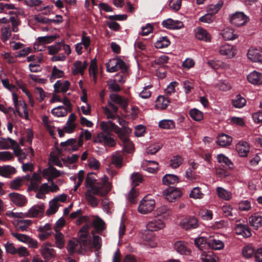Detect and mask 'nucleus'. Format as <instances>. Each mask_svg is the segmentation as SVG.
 <instances>
[{
    "label": "nucleus",
    "instance_id": "a878e982",
    "mask_svg": "<svg viewBox=\"0 0 262 262\" xmlns=\"http://www.w3.org/2000/svg\"><path fill=\"white\" fill-rule=\"evenodd\" d=\"M250 225L255 230L262 226V216L254 213L249 219Z\"/></svg>",
    "mask_w": 262,
    "mask_h": 262
},
{
    "label": "nucleus",
    "instance_id": "69168bd1",
    "mask_svg": "<svg viewBox=\"0 0 262 262\" xmlns=\"http://www.w3.org/2000/svg\"><path fill=\"white\" fill-rule=\"evenodd\" d=\"M255 252L254 248L250 245H247L243 249V256L247 258L252 257Z\"/></svg>",
    "mask_w": 262,
    "mask_h": 262
},
{
    "label": "nucleus",
    "instance_id": "c9c22d12",
    "mask_svg": "<svg viewBox=\"0 0 262 262\" xmlns=\"http://www.w3.org/2000/svg\"><path fill=\"white\" fill-rule=\"evenodd\" d=\"M31 223L32 221L30 220H20L16 221L14 225L18 230L24 231L27 230Z\"/></svg>",
    "mask_w": 262,
    "mask_h": 262
},
{
    "label": "nucleus",
    "instance_id": "f704fd0d",
    "mask_svg": "<svg viewBox=\"0 0 262 262\" xmlns=\"http://www.w3.org/2000/svg\"><path fill=\"white\" fill-rule=\"evenodd\" d=\"M231 142L232 138L226 134L219 136L216 141L217 144L222 147L230 145Z\"/></svg>",
    "mask_w": 262,
    "mask_h": 262
},
{
    "label": "nucleus",
    "instance_id": "72a5a7b5",
    "mask_svg": "<svg viewBox=\"0 0 262 262\" xmlns=\"http://www.w3.org/2000/svg\"><path fill=\"white\" fill-rule=\"evenodd\" d=\"M169 102L170 101L167 98L163 96H159L156 100L155 107L158 110H164L167 107Z\"/></svg>",
    "mask_w": 262,
    "mask_h": 262
},
{
    "label": "nucleus",
    "instance_id": "20e7f679",
    "mask_svg": "<svg viewBox=\"0 0 262 262\" xmlns=\"http://www.w3.org/2000/svg\"><path fill=\"white\" fill-rule=\"evenodd\" d=\"M95 142L101 143L105 146L113 147L116 145L115 140L110 133L102 132L98 134Z\"/></svg>",
    "mask_w": 262,
    "mask_h": 262
},
{
    "label": "nucleus",
    "instance_id": "0eeeda50",
    "mask_svg": "<svg viewBox=\"0 0 262 262\" xmlns=\"http://www.w3.org/2000/svg\"><path fill=\"white\" fill-rule=\"evenodd\" d=\"M91 224H86L83 226L78 232V239L84 246V248L91 249V239L89 238V229Z\"/></svg>",
    "mask_w": 262,
    "mask_h": 262
},
{
    "label": "nucleus",
    "instance_id": "4d7b16f0",
    "mask_svg": "<svg viewBox=\"0 0 262 262\" xmlns=\"http://www.w3.org/2000/svg\"><path fill=\"white\" fill-rule=\"evenodd\" d=\"M42 119L45 126L48 129L50 135L51 136H54L55 133V128L54 127V126H52L51 123L49 122L48 117L46 116H43L42 117Z\"/></svg>",
    "mask_w": 262,
    "mask_h": 262
},
{
    "label": "nucleus",
    "instance_id": "a18cd8bd",
    "mask_svg": "<svg viewBox=\"0 0 262 262\" xmlns=\"http://www.w3.org/2000/svg\"><path fill=\"white\" fill-rule=\"evenodd\" d=\"M217 160L223 166H227L229 168H232L233 164L228 157L223 154H219L217 156Z\"/></svg>",
    "mask_w": 262,
    "mask_h": 262
},
{
    "label": "nucleus",
    "instance_id": "37998d69",
    "mask_svg": "<svg viewBox=\"0 0 262 262\" xmlns=\"http://www.w3.org/2000/svg\"><path fill=\"white\" fill-rule=\"evenodd\" d=\"M67 108L63 106H59L53 108L51 111L52 114L57 117L66 116L68 112Z\"/></svg>",
    "mask_w": 262,
    "mask_h": 262
},
{
    "label": "nucleus",
    "instance_id": "e433bc0d",
    "mask_svg": "<svg viewBox=\"0 0 262 262\" xmlns=\"http://www.w3.org/2000/svg\"><path fill=\"white\" fill-rule=\"evenodd\" d=\"M162 182L166 185L175 184L179 182V178L174 174H166L163 177Z\"/></svg>",
    "mask_w": 262,
    "mask_h": 262
},
{
    "label": "nucleus",
    "instance_id": "7c9ffc66",
    "mask_svg": "<svg viewBox=\"0 0 262 262\" xmlns=\"http://www.w3.org/2000/svg\"><path fill=\"white\" fill-rule=\"evenodd\" d=\"M86 62L85 61L82 63L81 61H76L73 64L72 68V73L73 75H77L80 74H83L84 70L86 67Z\"/></svg>",
    "mask_w": 262,
    "mask_h": 262
},
{
    "label": "nucleus",
    "instance_id": "5fc2aeb1",
    "mask_svg": "<svg viewBox=\"0 0 262 262\" xmlns=\"http://www.w3.org/2000/svg\"><path fill=\"white\" fill-rule=\"evenodd\" d=\"M202 262H218V258L213 253L202 254L201 255Z\"/></svg>",
    "mask_w": 262,
    "mask_h": 262
},
{
    "label": "nucleus",
    "instance_id": "c85d7f7f",
    "mask_svg": "<svg viewBox=\"0 0 262 262\" xmlns=\"http://www.w3.org/2000/svg\"><path fill=\"white\" fill-rule=\"evenodd\" d=\"M115 133L117 135L121 141H123L129 138V135L131 133V129L127 127L120 128L118 126Z\"/></svg>",
    "mask_w": 262,
    "mask_h": 262
},
{
    "label": "nucleus",
    "instance_id": "412c9836",
    "mask_svg": "<svg viewBox=\"0 0 262 262\" xmlns=\"http://www.w3.org/2000/svg\"><path fill=\"white\" fill-rule=\"evenodd\" d=\"M165 226L164 222L160 219H154L148 222L146 228L153 231L163 229Z\"/></svg>",
    "mask_w": 262,
    "mask_h": 262
},
{
    "label": "nucleus",
    "instance_id": "3c124183",
    "mask_svg": "<svg viewBox=\"0 0 262 262\" xmlns=\"http://www.w3.org/2000/svg\"><path fill=\"white\" fill-rule=\"evenodd\" d=\"M58 36L56 35L39 37L37 39V43L40 45L49 43L54 40Z\"/></svg>",
    "mask_w": 262,
    "mask_h": 262
},
{
    "label": "nucleus",
    "instance_id": "ddd939ff",
    "mask_svg": "<svg viewBox=\"0 0 262 262\" xmlns=\"http://www.w3.org/2000/svg\"><path fill=\"white\" fill-rule=\"evenodd\" d=\"M180 226L185 230L196 228L198 226V221L195 217H189L182 220Z\"/></svg>",
    "mask_w": 262,
    "mask_h": 262
},
{
    "label": "nucleus",
    "instance_id": "de8ad7c7",
    "mask_svg": "<svg viewBox=\"0 0 262 262\" xmlns=\"http://www.w3.org/2000/svg\"><path fill=\"white\" fill-rule=\"evenodd\" d=\"M170 45V41L166 36L161 37L155 43V47L158 49L167 47Z\"/></svg>",
    "mask_w": 262,
    "mask_h": 262
},
{
    "label": "nucleus",
    "instance_id": "393cba45",
    "mask_svg": "<svg viewBox=\"0 0 262 262\" xmlns=\"http://www.w3.org/2000/svg\"><path fill=\"white\" fill-rule=\"evenodd\" d=\"M18 115L26 120L29 119V113L27 104L23 100H19V104L15 107Z\"/></svg>",
    "mask_w": 262,
    "mask_h": 262
},
{
    "label": "nucleus",
    "instance_id": "f257e3e1",
    "mask_svg": "<svg viewBox=\"0 0 262 262\" xmlns=\"http://www.w3.org/2000/svg\"><path fill=\"white\" fill-rule=\"evenodd\" d=\"M111 187H108L105 190H100L98 188H95L91 190H86L85 192V197L89 206L94 208L98 206L99 201L94 195L104 196L110 191Z\"/></svg>",
    "mask_w": 262,
    "mask_h": 262
},
{
    "label": "nucleus",
    "instance_id": "f8f14e48",
    "mask_svg": "<svg viewBox=\"0 0 262 262\" xmlns=\"http://www.w3.org/2000/svg\"><path fill=\"white\" fill-rule=\"evenodd\" d=\"M62 174H63V172L57 170L50 165L48 168L43 169L42 171L43 176L47 178L49 181H52L53 179L61 176Z\"/></svg>",
    "mask_w": 262,
    "mask_h": 262
},
{
    "label": "nucleus",
    "instance_id": "58836bf2",
    "mask_svg": "<svg viewBox=\"0 0 262 262\" xmlns=\"http://www.w3.org/2000/svg\"><path fill=\"white\" fill-rule=\"evenodd\" d=\"M216 192L220 198L226 201H229L232 198V193L222 187H217Z\"/></svg>",
    "mask_w": 262,
    "mask_h": 262
},
{
    "label": "nucleus",
    "instance_id": "9d476101",
    "mask_svg": "<svg viewBox=\"0 0 262 262\" xmlns=\"http://www.w3.org/2000/svg\"><path fill=\"white\" fill-rule=\"evenodd\" d=\"M249 21V18L242 12H237L230 17V23L235 26L245 25Z\"/></svg>",
    "mask_w": 262,
    "mask_h": 262
},
{
    "label": "nucleus",
    "instance_id": "338daca9",
    "mask_svg": "<svg viewBox=\"0 0 262 262\" xmlns=\"http://www.w3.org/2000/svg\"><path fill=\"white\" fill-rule=\"evenodd\" d=\"M162 147L160 143H155L149 145L146 149V153L149 155H154L157 153Z\"/></svg>",
    "mask_w": 262,
    "mask_h": 262
},
{
    "label": "nucleus",
    "instance_id": "6e6d98bb",
    "mask_svg": "<svg viewBox=\"0 0 262 262\" xmlns=\"http://www.w3.org/2000/svg\"><path fill=\"white\" fill-rule=\"evenodd\" d=\"M15 169L10 166H0V175L5 177H8L10 174L14 173Z\"/></svg>",
    "mask_w": 262,
    "mask_h": 262
},
{
    "label": "nucleus",
    "instance_id": "f03ea898",
    "mask_svg": "<svg viewBox=\"0 0 262 262\" xmlns=\"http://www.w3.org/2000/svg\"><path fill=\"white\" fill-rule=\"evenodd\" d=\"M85 183L86 190H89L95 188H98L100 190H105L106 188L111 187L106 176L104 177L101 183H96V179L92 173L88 174Z\"/></svg>",
    "mask_w": 262,
    "mask_h": 262
},
{
    "label": "nucleus",
    "instance_id": "e2e57ef3",
    "mask_svg": "<svg viewBox=\"0 0 262 262\" xmlns=\"http://www.w3.org/2000/svg\"><path fill=\"white\" fill-rule=\"evenodd\" d=\"M146 170L150 173H155L158 169V163L155 161H147Z\"/></svg>",
    "mask_w": 262,
    "mask_h": 262
},
{
    "label": "nucleus",
    "instance_id": "ea45409f",
    "mask_svg": "<svg viewBox=\"0 0 262 262\" xmlns=\"http://www.w3.org/2000/svg\"><path fill=\"white\" fill-rule=\"evenodd\" d=\"M111 160V164L116 167L120 168L123 166V157L121 154L116 153L113 155Z\"/></svg>",
    "mask_w": 262,
    "mask_h": 262
},
{
    "label": "nucleus",
    "instance_id": "052dcab7",
    "mask_svg": "<svg viewBox=\"0 0 262 262\" xmlns=\"http://www.w3.org/2000/svg\"><path fill=\"white\" fill-rule=\"evenodd\" d=\"M9 22L11 23L12 30L14 32H17L18 31V26L20 25V20L18 17L11 16L8 19Z\"/></svg>",
    "mask_w": 262,
    "mask_h": 262
},
{
    "label": "nucleus",
    "instance_id": "b1692460",
    "mask_svg": "<svg viewBox=\"0 0 262 262\" xmlns=\"http://www.w3.org/2000/svg\"><path fill=\"white\" fill-rule=\"evenodd\" d=\"M235 230L237 234L242 235L245 237H249L252 235L250 229L247 225L237 224Z\"/></svg>",
    "mask_w": 262,
    "mask_h": 262
},
{
    "label": "nucleus",
    "instance_id": "8fccbe9b",
    "mask_svg": "<svg viewBox=\"0 0 262 262\" xmlns=\"http://www.w3.org/2000/svg\"><path fill=\"white\" fill-rule=\"evenodd\" d=\"M207 245L214 250H221L224 246L223 243L221 241L216 239H210L208 242Z\"/></svg>",
    "mask_w": 262,
    "mask_h": 262
},
{
    "label": "nucleus",
    "instance_id": "5701e85b",
    "mask_svg": "<svg viewBox=\"0 0 262 262\" xmlns=\"http://www.w3.org/2000/svg\"><path fill=\"white\" fill-rule=\"evenodd\" d=\"M85 32L82 33L81 41L77 43L75 46L76 51L78 55L82 54L83 46L85 49H88L90 44V38L88 36H85Z\"/></svg>",
    "mask_w": 262,
    "mask_h": 262
},
{
    "label": "nucleus",
    "instance_id": "39448f33",
    "mask_svg": "<svg viewBox=\"0 0 262 262\" xmlns=\"http://www.w3.org/2000/svg\"><path fill=\"white\" fill-rule=\"evenodd\" d=\"M67 249L70 254L74 253L83 254L86 251L91 250L90 248H84L83 245L75 238L69 241Z\"/></svg>",
    "mask_w": 262,
    "mask_h": 262
},
{
    "label": "nucleus",
    "instance_id": "4c0bfd02",
    "mask_svg": "<svg viewBox=\"0 0 262 262\" xmlns=\"http://www.w3.org/2000/svg\"><path fill=\"white\" fill-rule=\"evenodd\" d=\"M221 35L223 38L227 40H233L237 37V35L234 33L233 30L229 28L224 29Z\"/></svg>",
    "mask_w": 262,
    "mask_h": 262
},
{
    "label": "nucleus",
    "instance_id": "09e8293b",
    "mask_svg": "<svg viewBox=\"0 0 262 262\" xmlns=\"http://www.w3.org/2000/svg\"><path fill=\"white\" fill-rule=\"evenodd\" d=\"M1 39L3 42L8 40L11 35V30L9 26H5L1 28Z\"/></svg>",
    "mask_w": 262,
    "mask_h": 262
},
{
    "label": "nucleus",
    "instance_id": "1a4fd4ad",
    "mask_svg": "<svg viewBox=\"0 0 262 262\" xmlns=\"http://www.w3.org/2000/svg\"><path fill=\"white\" fill-rule=\"evenodd\" d=\"M165 199L170 202H174L179 199L182 195L181 191L177 188L169 187L163 192Z\"/></svg>",
    "mask_w": 262,
    "mask_h": 262
},
{
    "label": "nucleus",
    "instance_id": "bf43d9fd",
    "mask_svg": "<svg viewBox=\"0 0 262 262\" xmlns=\"http://www.w3.org/2000/svg\"><path fill=\"white\" fill-rule=\"evenodd\" d=\"M138 195V192L137 190L135 188L133 187L127 196V199L129 203L135 204L137 203Z\"/></svg>",
    "mask_w": 262,
    "mask_h": 262
},
{
    "label": "nucleus",
    "instance_id": "864d4df0",
    "mask_svg": "<svg viewBox=\"0 0 262 262\" xmlns=\"http://www.w3.org/2000/svg\"><path fill=\"white\" fill-rule=\"evenodd\" d=\"M190 117L195 121H200L203 118V114L202 112L196 108H193L189 112Z\"/></svg>",
    "mask_w": 262,
    "mask_h": 262
},
{
    "label": "nucleus",
    "instance_id": "13d9d810",
    "mask_svg": "<svg viewBox=\"0 0 262 262\" xmlns=\"http://www.w3.org/2000/svg\"><path fill=\"white\" fill-rule=\"evenodd\" d=\"M93 235V241H91V249L94 248L97 250L100 249L101 247V239L98 235H95L93 232H92Z\"/></svg>",
    "mask_w": 262,
    "mask_h": 262
},
{
    "label": "nucleus",
    "instance_id": "a19ab883",
    "mask_svg": "<svg viewBox=\"0 0 262 262\" xmlns=\"http://www.w3.org/2000/svg\"><path fill=\"white\" fill-rule=\"evenodd\" d=\"M93 226L96 231L99 233L105 229L104 221L99 217L95 219L93 221Z\"/></svg>",
    "mask_w": 262,
    "mask_h": 262
},
{
    "label": "nucleus",
    "instance_id": "a211bd4d",
    "mask_svg": "<svg viewBox=\"0 0 262 262\" xmlns=\"http://www.w3.org/2000/svg\"><path fill=\"white\" fill-rule=\"evenodd\" d=\"M70 86V83L68 80H59L54 84V91L56 93H66Z\"/></svg>",
    "mask_w": 262,
    "mask_h": 262
},
{
    "label": "nucleus",
    "instance_id": "680f3d73",
    "mask_svg": "<svg viewBox=\"0 0 262 262\" xmlns=\"http://www.w3.org/2000/svg\"><path fill=\"white\" fill-rule=\"evenodd\" d=\"M207 243L205 237H200L194 240L195 245L201 251L204 250Z\"/></svg>",
    "mask_w": 262,
    "mask_h": 262
},
{
    "label": "nucleus",
    "instance_id": "7ed1b4c3",
    "mask_svg": "<svg viewBox=\"0 0 262 262\" xmlns=\"http://www.w3.org/2000/svg\"><path fill=\"white\" fill-rule=\"evenodd\" d=\"M106 70L108 72H115L119 70L122 72L127 71V67L125 63L120 58H115L110 59L108 62L105 64Z\"/></svg>",
    "mask_w": 262,
    "mask_h": 262
},
{
    "label": "nucleus",
    "instance_id": "2f4dec72",
    "mask_svg": "<svg viewBox=\"0 0 262 262\" xmlns=\"http://www.w3.org/2000/svg\"><path fill=\"white\" fill-rule=\"evenodd\" d=\"M100 126L103 132L107 133L110 132H114L115 133L118 127L117 125L111 121L107 122L102 121L100 122Z\"/></svg>",
    "mask_w": 262,
    "mask_h": 262
},
{
    "label": "nucleus",
    "instance_id": "79ce46f5",
    "mask_svg": "<svg viewBox=\"0 0 262 262\" xmlns=\"http://www.w3.org/2000/svg\"><path fill=\"white\" fill-rule=\"evenodd\" d=\"M246 104V99L240 95H237L232 100V104L236 108H242Z\"/></svg>",
    "mask_w": 262,
    "mask_h": 262
},
{
    "label": "nucleus",
    "instance_id": "603ef678",
    "mask_svg": "<svg viewBox=\"0 0 262 262\" xmlns=\"http://www.w3.org/2000/svg\"><path fill=\"white\" fill-rule=\"evenodd\" d=\"M183 161V158L180 156L177 155L171 159L169 165L171 168L175 169L179 167L182 164Z\"/></svg>",
    "mask_w": 262,
    "mask_h": 262
},
{
    "label": "nucleus",
    "instance_id": "49530a36",
    "mask_svg": "<svg viewBox=\"0 0 262 262\" xmlns=\"http://www.w3.org/2000/svg\"><path fill=\"white\" fill-rule=\"evenodd\" d=\"M55 232V233L54 234V237L55 240V244L58 248L61 249L64 246V235L60 231Z\"/></svg>",
    "mask_w": 262,
    "mask_h": 262
},
{
    "label": "nucleus",
    "instance_id": "6ab92c4d",
    "mask_svg": "<svg viewBox=\"0 0 262 262\" xmlns=\"http://www.w3.org/2000/svg\"><path fill=\"white\" fill-rule=\"evenodd\" d=\"M44 207L43 204L34 205L29 210L26 216L29 217L40 216L43 214Z\"/></svg>",
    "mask_w": 262,
    "mask_h": 262
},
{
    "label": "nucleus",
    "instance_id": "4be33fe9",
    "mask_svg": "<svg viewBox=\"0 0 262 262\" xmlns=\"http://www.w3.org/2000/svg\"><path fill=\"white\" fill-rule=\"evenodd\" d=\"M111 101L118 104L123 109H125L127 105V100L123 97H121L117 94H112L110 95Z\"/></svg>",
    "mask_w": 262,
    "mask_h": 262
},
{
    "label": "nucleus",
    "instance_id": "473e14b6",
    "mask_svg": "<svg viewBox=\"0 0 262 262\" xmlns=\"http://www.w3.org/2000/svg\"><path fill=\"white\" fill-rule=\"evenodd\" d=\"M76 143V139L72 138L61 142L60 145L62 148H64V150H65L76 151L77 150V147L75 146Z\"/></svg>",
    "mask_w": 262,
    "mask_h": 262
},
{
    "label": "nucleus",
    "instance_id": "aec40b11",
    "mask_svg": "<svg viewBox=\"0 0 262 262\" xmlns=\"http://www.w3.org/2000/svg\"><path fill=\"white\" fill-rule=\"evenodd\" d=\"M250 146L248 142L239 141L236 145V150L240 157H246L249 152Z\"/></svg>",
    "mask_w": 262,
    "mask_h": 262
},
{
    "label": "nucleus",
    "instance_id": "dca6fc26",
    "mask_svg": "<svg viewBox=\"0 0 262 262\" xmlns=\"http://www.w3.org/2000/svg\"><path fill=\"white\" fill-rule=\"evenodd\" d=\"M9 197L13 203L18 207H23L27 203L26 198L18 193H10L9 194Z\"/></svg>",
    "mask_w": 262,
    "mask_h": 262
},
{
    "label": "nucleus",
    "instance_id": "cd10ccee",
    "mask_svg": "<svg viewBox=\"0 0 262 262\" xmlns=\"http://www.w3.org/2000/svg\"><path fill=\"white\" fill-rule=\"evenodd\" d=\"M195 36L198 39L206 42H210L211 39L210 34L206 30L201 27L197 28L195 31Z\"/></svg>",
    "mask_w": 262,
    "mask_h": 262
},
{
    "label": "nucleus",
    "instance_id": "bb28decb",
    "mask_svg": "<svg viewBox=\"0 0 262 262\" xmlns=\"http://www.w3.org/2000/svg\"><path fill=\"white\" fill-rule=\"evenodd\" d=\"M17 144V142L10 138L0 139V149H7L11 148L14 149Z\"/></svg>",
    "mask_w": 262,
    "mask_h": 262
},
{
    "label": "nucleus",
    "instance_id": "f3484780",
    "mask_svg": "<svg viewBox=\"0 0 262 262\" xmlns=\"http://www.w3.org/2000/svg\"><path fill=\"white\" fill-rule=\"evenodd\" d=\"M247 79L251 84L256 85L262 84V73L253 71L247 76Z\"/></svg>",
    "mask_w": 262,
    "mask_h": 262
},
{
    "label": "nucleus",
    "instance_id": "0e129e2a",
    "mask_svg": "<svg viewBox=\"0 0 262 262\" xmlns=\"http://www.w3.org/2000/svg\"><path fill=\"white\" fill-rule=\"evenodd\" d=\"M88 162V166L91 169L98 170L100 166L99 161L94 157H90Z\"/></svg>",
    "mask_w": 262,
    "mask_h": 262
},
{
    "label": "nucleus",
    "instance_id": "2eb2a0df",
    "mask_svg": "<svg viewBox=\"0 0 262 262\" xmlns=\"http://www.w3.org/2000/svg\"><path fill=\"white\" fill-rule=\"evenodd\" d=\"M162 25L167 29L175 30L180 29L184 27L182 21L177 20H173L171 18H168L162 21Z\"/></svg>",
    "mask_w": 262,
    "mask_h": 262
},
{
    "label": "nucleus",
    "instance_id": "423d86ee",
    "mask_svg": "<svg viewBox=\"0 0 262 262\" xmlns=\"http://www.w3.org/2000/svg\"><path fill=\"white\" fill-rule=\"evenodd\" d=\"M155 207V200L146 196L140 202L138 206V211L140 213L147 214L151 212Z\"/></svg>",
    "mask_w": 262,
    "mask_h": 262
},
{
    "label": "nucleus",
    "instance_id": "4468645a",
    "mask_svg": "<svg viewBox=\"0 0 262 262\" xmlns=\"http://www.w3.org/2000/svg\"><path fill=\"white\" fill-rule=\"evenodd\" d=\"M247 55L251 61L262 63V51L260 49L250 48Z\"/></svg>",
    "mask_w": 262,
    "mask_h": 262
},
{
    "label": "nucleus",
    "instance_id": "9b49d317",
    "mask_svg": "<svg viewBox=\"0 0 262 262\" xmlns=\"http://www.w3.org/2000/svg\"><path fill=\"white\" fill-rule=\"evenodd\" d=\"M219 53L227 58H232L236 54V49L232 45L226 43L222 45L219 50Z\"/></svg>",
    "mask_w": 262,
    "mask_h": 262
},
{
    "label": "nucleus",
    "instance_id": "c03bdc74",
    "mask_svg": "<svg viewBox=\"0 0 262 262\" xmlns=\"http://www.w3.org/2000/svg\"><path fill=\"white\" fill-rule=\"evenodd\" d=\"M159 126L164 129H171L175 127V123L171 119H164L159 122Z\"/></svg>",
    "mask_w": 262,
    "mask_h": 262
},
{
    "label": "nucleus",
    "instance_id": "774afa93",
    "mask_svg": "<svg viewBox=\"0 0 262 262\" xmlns=\"http://www.w3.org/2000/svg\"><path fill=\"white\" fill-rule=\"evenodd\" d=\"M131 179L132 181V185L133 187L138 186L142 181V177L141 175L138 172L134 173L131 176Z\"/></svg>",
    "mask_w": 262,
    "mask_h": 262
},
{
    "label": "nucleus",
    "instance_id": "6e6552de",
    "mask_svg": "<svg viewBox=\"0 0 262 262\" xmlns=\"http://www.w3.org/2000/svg\"><path fill=\"white\" fill-rule=\"evenodd\" d=\"M40 253L42 257L46 260H49L56 256L53 245L48 242L44 243L40 248Z\"/></svg>",
    "mask_w": 262,
    "mask_h": 262
},
{
    "label": "nucleus",
    "instance_id": "c756f323",
    "mask_svg": "<svg viewBox=\"0 0 262 262\" xmlns=\"http://www.w3.org/2000/svg\"><path fill=\"white\" fill-rule=\"evenodd\" d=\"M174 248L175 250L179 253L183 255H189L190 250L187 248L186 243L183 241H177L174 243Z\"/></svg>",
    "mask_w": 262,
    "mask_h": 262
}]
</instances>
